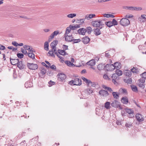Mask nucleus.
<instances>
[{
	"label": "nucleus",
	"instance_id": "52",
	"mask_svg": "<svg viewBox=\"0 0 146 146\" xmlns=\"http://www.w3.org/2000/svg\"><path fill=\"white\" fill-rule=\"evenodd\" d=\"M141 7H134V10L137 11H139L142 10Z\"/></svg>",
	"mask_w": 146,
	"mask_h": 146
},
{
	"label": "nucleus",
	"instance_id": "50",
	"mask_svg": "<svg viewBox=\"0 0 146 146\" xmlns=\"http://www.w3.org/2000/svg\"><path fill=\"white\" fill-rule=\"evenodd\" d=\"M145 79L141 77L140 79L139 80V83H144Z\"/></svg>",
	"mask_w": 146,
	"mask_h": 146
},
{
	"label": "nucleus",
	"instance_id": "56",
	"mask_svg": "<svg viewBox=\"0 0 146 146\" xmlns=\"http://www.w3.org/2000/svg\"><path fill=\"white\" fill-rule=\"evenodd\" d=\"M21 52L24 54H26L27 53V51L26 50H24L23 48H21Z\"/></svg>",
	"mask_w": 146,
	"mask_h": 146
},
{
	"label": "nucleus",
	"instance_id": "54",
	"mask_svg": "<svg viewBox=\"0 0 146 146\" xmlns=\"http://www.w3.org/2000/svg\"><path fill=\"white\" fill-rule=\"evenodd\" d=\"M110 51H109L108 52L106 51V54H105V56L106 57L109 58L110 57Z\"/></svg>",
	"mask_w": 146,
	"mask_h": 146
},
{
	"label": "nucleus",
	"instance_id": "27",
	"mask_svg": "<svg viewBox=\"0 0 146 146\" xmlns=\"http://www.w3.org/2000/svg\"><path fill=\"white\" fill-rule=\"evenodd\" d=\"M102 87L105 90H108L110 92H113V90L111 88L108 87H107L105 85H103Z\"/></svg>",
	"mask_w": 146,
	"mask_h": 146
},
{
	"label": "nucleus",
	"instance_id": "42",
	"mask_svg": "<svg viewBox=\"0 0 146 146\" xmlns=\"http://www.w3.org/2000/svg\"><path fill=\"white\" fill-rule=\"evenodd\" d=\"M111 23H112V25H113V26L116 25L118 24L117 22L114 19H113L112 21H111Z\"/></svg>",
	"mask_w": 146,
	"mask_h": 146
},
{
	"label": "nucleus",
	"instance_id": "26",
	"mask_svg": "<svg viewBox=\"0 0 146 146\" xmlns=\"http://www.w3.org/2000/svg\"><path fill=\"white\" fill-rule=\"evenodd\" d=\"M58 52L60 55H62L63 56L65 55L66 54V52L64 50H58Z\"/></svg>",
	"mask_w": 146,
	"mask_h": 146
},
{
	"label": "nucleus",
	"instance_id": "53",
	"mask_svg": "<svg viewBox=\"0 0 146 146\" xmlns=\"http://www.w3.org/2000/svg\"><path fill=\"white\" fill-rule=\"evenodd\" d=\"M141 76L142 78L145 79L146 78V72L142 74Z\"/></svg>",
	"mask_w": 146,
	"mask_h": 146
},
{
	"label": "nucleus",
	"instance_id": "41",
	"mask_svg": "<svg viewBox=\"0 0 146 146\" xmlns=\"http://www.w3.org/2000/svg\"><path fill=\"white\" fill-rule=\"evenodd\" d=\"M86 32L89 34H90L91 33V32L92 31V29L90 27H89L86 28Z\"/></svg>",
	"mask_w": 146,
	"mask_h": 146
},
{
	"label": "nucleus",
	"instance_id": "18",
	"mask_svg": "<svg viewBox=\"0 0 146 146\" xmlns=\"http://www.w3.org/2000/svg\"><path fill=\"white\" fill-rule=\"evenodd\" d=\"M94 32V34L96 36H98L100 35L101 33V31L100 29L98 28L94 29L93 30Z\"/></svg>",
	"mask_w": 146,
	"mask_h": 146
},
{
	"label": "nucleus",
	"instance_id": "22",
	"mask_svg": "<svg viewBox=\"0 0 146 146\" xmlns=\"http://www.w3.org/2000/svg\"><path fill=\"white\" fill-rule=\"evenodd\" d=\"M25 85L26 88H30L32 86V83L30 82L27 81L25 83Z\"/></svg>",
	"mask_w": 146,
	"mask_h": 146
},
{
	"label": "nucleus",
	"instance_id": "51",
	"mask_svg": "<svg viewBox=\"0 0 146 146\" xmlns=\"http://www.w3.org/2000/svg\"><path fill=\"white\" fill-rule=\"evenodd\" d=\"M17 56L18 58H21L23 57L24 55L23 54L21 53H18L17 54Z\"/></svg>",
	"mask_w": 146,
	"mask_h": 146
},
{
	"label": "nucleus",
	"instance_id": "62",
	"mask_svg": "<svg viewBox=\"0 0 146 146\" xmlns=\"http://www.w3.org/2000/svg\"><path fill=\"white\" fill-rule=\"evenodd\" d=\"M5 47L4 46L1 45L0 44V50H4L5 49Z\"/></svg>",
	"mask_w": 146,
	"mask_h": 146
},
{
	"label": "nucleus",
	"instance_id": "6",
	"mask_svg": "<svg viewBox=\"0 0 146 146\" xmlns=\"http://www.w3.org/2000/svg\"><path fill=\"white\" fill-rule=\"evenodd\" d=\"M57 76H58V79L62 81L65 80L66 78V76L65 74L63 73L58 74Z\"/></svg>",
	"mask_w": 146,
	"mask_h": 146
},
{
	"label": "nucleus",
	"instance_id": "2",
	"mask_svg": "<svg viewBox=\"0 0 146 146\" xmlns=\"http://www.w3.org/2000/svg\"><path fill=\"white\" fill-rule=\"evenodd\" d=\"M120 24L123 26L128 25L130 23L129 20L125 18H122L120 21Z\"/></svg>",
	"mask_w": 146,
	"mask_h": 146
},
{
	"label": "nucleus",
	"instance_id": "45",
	"mask_svg": "<svg viewBox=\"0 0 146 146\" xmlns=\"http://www.w3.org/2000/svg\"><path fill=\"white\" fill-rule=\"evenodd\" d=\"M118 76L117 75V74L114 73L112 76V78L114 79H116L118 80Z\"/></svg>",
	"mask_w": 146,
	"mask_h": 146
},
{
	"label": "nucleus",
	"instance_id": "60",
	"mask_svg": "<svg viewBox=\"0 0 146 146\" xmlns=\"http://www.w3.org/2000/svg\"><path fill=\"white\" fill-rule=\"evenodd\" d=\"M50 67L51 69L53 70H55L56 69V66L54 65H53L51 66H50Z\"/></svg>",
	"mask_w": 146,
	"mask_h": 146
},
{
	"label": "nucleus",
	"instance_id": "38",
	"mask_svg": "<svg viewBox=\"0 0 146 146\" xmlns=\"http://www.w3.org/2000/svg\"><path fill=\"white\" fill-rule=\"evenodd\" d=\"M105 24L108 27H109L113 26V25H112V23H111V21L105 22L104 23V24Z\"/></svg>",
	"mask_w": 146,
	"mask_h": 146
},
{
	"label": "nucleus",
	"instance_id": "19",
	"mask_svg": "<svg viewBox=\"0 0 146 146\" xmlns=\"http://www.w3.org/2000/svg\"><path fill=\"white\" fill-rule=\"evenodd\" d=\"M17 66L20 69H23L25 67V65L23 63L22 61H19Z\"/></svg>",
	"mask_w": 146,
	"mask_h": 146
},
{
	"label": "nucleus",
	"instance_id": "58",
	"mask_svg": "<svg viewBox=\"0 0 146 146\" xmlns=\"http://www.w3.org/2000/svg\"><path fill=\"white\" fill-rule=\"evenodd\" d=\"M59 33V31H54V32L52 33L53 35H54L55 36H56Z\"/></svg>",
	"mask_w": 146,
	"mask_h": 146
},
{
	"label": "nucleus",
	"instance_id": "64",
	"mask_svg": "<svg viewBox=\"0 0 146 146\" xmlns=\"http://www.w3.org/2000/svg\"><path fill=\"white\" fill-rule=\"evenodd\" d=\"M140 17L144 19V20H145L146 19V15H141Z\"/></svg>",
	"mask_w": 146,
	"mask_h": 146
},
{
	"label": "nucleus",
	"instance_id": "61",
	"mask_svg": "<svg viewBox=\"0 0 146 146\" xmlns=\"http://www.w3.org/2000/svg\"><path fill=\"white\" fill-rule=\"evenodd\" d=\"M85 21V19H80L79 20H78V21H80V23L81 24L84 23V21Z\"/></svg>",
	"mask_w": 146,
	"mask_h": 146
},
{
	"label": "nucleus",
	"instance_id": "9",
	"mask_svg": "<svg viewBox=\"0 0 146 146\" xmlns=\"http://www.w3.org/2000/svg\"><path fill=\"white\" fill-rule=\"evenodd\" d=\"M106 68L107 70L110 71H112L115 69L114 66L113 64H110L106 65Z\"/></svg>",
	"mask_w": 146,
	"mask_h": 146
},
{
	"label": "nucleus",
	"instance_id": "7",
	"mask_svg": "<svg viewBox=\"0 0 146 146\" xmlns=\"http://www.w3.org/2000/svg\"><path fill=\"white\" fill-rule=\"evenodd\" d=\"M119 104V102L118 101L115 100L111 103V106L115 108H117L118 107L121 108Z\"/></svg>",
	"mask_w": 146,
	"mask_h": 146
},
{
	"label": "nucleus",
	"instance_id": "37",
	"mask_svg": "<svg viewBox=\"0 0 146 146\" xmlns=\"http://www.w3.org/2000/svg\"><path fill=\"white\" fill-rule=\"evenodd\" d=\"M76 14L75 13H71L68 14L67 16V17L69 18H72L76 16Z\"/></svg>",
	"mask_w": 146,
	"mask_h": 146
},
{
	"label": "nucleus",
	"instance_id": "63",
	"mask_svg": "<svg viewBox=\"0 0 146 146\" xmlns=\"http://www.w3.org/2000/svg\"><path fill=\"white\" fill-rule=\"evenodd\" d=\"M68 46L64 44L63 45V48L65 50H66L68 49Z\"/></svg>",
	"mask_w": 146,
	"mask_h": 146
},
{
	"label": "nucleus",
	"instance_id": "17",
	"mask_svg": "<svg viewBox=\"0 0 146 146\" xmlns=\"http://www.w3.org/2000/svg\"><path fill=\"white\" fill-rule=\"evenodd\" d=\"M65 37V40L67 42H72V40L73 37H72V35L71 36H68V35L64 36Z\"/></svg>",
	"mask_w": 146,
	"mask_h": 146
},
{
	"label": "nucleus",
	"instance_id": "3",
	"mask_svg": "<svg viewBox=\"0 0 146 146\" xmlns=\"http://www.w3.org/2000/svg\"><path fill=\"white\" fill-rule=\"evenodd\" d=\"M27 66L29 69L32 70L36 69L38 68V66L36 64L28 63Z\"/></svg>",
	"mask_w": 146,
	"mask_h": 146
},
{
	"label": "nucleus",
	"instance_id": "57",
	"mask_svg": "<svg viewBox=\"0 0 146 146\" xmlns=\"http://www.w3.org/2000/svg\"><path fill=\"white\" fill-rule=\"evenodd\" d=\"M46 71L45 69H42L41 71V73L42 75L45 74L46 73Z\"/></svg>",
	"mask_w": 146,
	"mask_h": 146
},
{
	"label": "nucleus",
	"instance_id": "31",
	"mask_svg": "<svg viewBox=\"0 0 146 146\" xmlns=\"http://www.w3.org/2000/svg\"><path fill=\"white\" fill-rule=\"evenodd\" d=\"M49 44L48 42L47 41H46L44 43V48L46 50H48Z\"/></svg>",
	"mask_w": 146,
	"mask_h": 146
},
{
	"label": "nucleus",
	"instance_id": "21",
	"mask_svg": "<svg viewBox=\"0 0 146 146\" xmlns=\"http://www.w3.org/2000/svg\"><path fill=\"white\" fill-rule=\"evenodd\" d=\"M33 52H30L27 53L28 56L29 57L32 59H34L35 58V54L33 53Z\"/></svg>",
	"mask_w": 146,
	"mask_h": 146
},
{
	"label": "nucleus",
	"instance_id": "10",
	"mask_svg": "<svg viewBox=\"0 0 146 146\" xmlns=\"http://www.w3.org/2000/svg\"><path fill=\"white\" fill-rule=\"evenodd\" d=\"M10 60L11 64L14 65H16L17 64L19 61V59H13L10 58Z\"/></svg>",
	"mask_w": 146,
	"mask_h": 146
},
{
	"label": "nucleus",
	"instance_id": "43",
	"mask_svg": "<svg viewBox=\"0 0 146 146\" xmlns=\"http://www.w3.org/2000/svg\"><path fill=\"white\" fill-rule=\"evenodd\" d=\"M82 79L83 80L84 82L85 83H86L88 85L89 83V82H90V80H88L86 78L84 77H82Z\"/></svg>",
	"mask_w": 146,
	"mask_h": 146
},
{
	"label": "nucleus",
	"instance_id": "24",
	"mask_svg": "<svg viewBox=\"0 0 146 146\" xmlns=\"http://www.w3.org/2000/svg\"><path fill=\"white\" fill-rule=\"evenodd\" d=\"M121 101L123 104H127L128 102V99L126 97H123Z\"/></svg>",
	"mask_w": 146,
	"mask_h": 146
},
{
	"label": "nucleus",
	"instance_id": "28",
	"mask_svg": "<svg viewBox=\"0 0 146 146\" xmlns=\"http://www.w3.org/2000/svg\"><path fill=\"white\" fill-rule=\"evenodd\" d=\"M58 43L57 40H54L50 44L51 47H56V46Z\"/></svg>",
	"mask_w": 146,
	"mask_h": 146
},
{
	"label": "nucleus",
	"instance_id": "30",
	"mask_svg": "<svg viewBox=\"0 0 146 146\" xmlns=\"http://www.w3.org/2000/svg\"><path fill=\"white\" fill-rule=\"evenodd\" d=\"M124 73L126 76H130L131 75V71L129 70H126L124 72Z\"/></svg>",
	"mask_w": 146,
	"mask_h": 146
},
{
	"label": "nucleus",
	"instance_id": "4",
	"mask_svg": "<svg viewBox=\"0 0 146 146\" xmlns=\"http://www.w3.org/2000/svg\"><path fill=\"white\" fill-rule=\"evenodd\" d=\"M126 112L128 114L127 115L129 118H132L134 117V112L132 110L130 109H125Z\"/></svg>",
	"mask_w": 146,
	"mask_h": 146
},
{
	"label": "nucleus",
	"instance_id": "49",
	"mask_svg": "<svg viewBox=\"0 0 146 146\" xmlns=\"http://www.w3.org/2000/svg\"><path fill=\"white\" fill-rule=\"evenodd\" d=\"M97 68L99 70H102L103 68L102 65L101 64H99L97 66Z\"/></svg>",
	"mask_w": 146,
	"mask_h": 146
},
{
	"label": "nucleus",
	"instance_id": "34",
	"mask_svg": "<svg viewBox=\"0 0 146 146\" xmlns=\"http://www.w3.org/2000/svg\"><path fill=\"white\" fill-rule=\"evenodd\" d=\"M112 95L113 97L116 99L119 97V95L116 92H112Z\"/></svg>",
	"mask_w": 146,
	"mask_h": 146
},
{
	"label": "nucleus",
	"instance_id": "5",
	"mask_svg": "<svg viewBox=\"0 0 146 146\" xmlns=\"http://www.w3.org/2000/svg\"><path fill=\"white\" fill-rule=\"evenodd\" d=\"M135 117L137 121L139 122H141L144 120L143 116L140 113L136 114L135 115Z\"/></svg>",
	"mask_w": 146,
	"mask_h": 146
},
{
	"label": "nucleus",
	"instance_id": "59",
	"mask_svg": "<svg viewBox=\"0 0 146 146\" xmlns=\"http://www.w3.org/2000/svg\"><path fill=\"white\" fill-rule=\"evenodd\" d=\"M12 45L15 46H18V43L15 41L12 42Z\"/></svg>",
	"mask_w": 146,
	"mask_h": 146
},
{
	"label": "nucleus",
	"instance_id": "40",
	"mask_svg": "<svg viewBox=\"0 0 146 146\" xmlns=\"http://www.w3.org/2000/svg\"><path fill=\"white\" fill-rule=\"evenodd\" d=\"M132 90L135 92H137L138 91L137 88L136 86L134 85L131 86Z\"/></svg>",
	"mask_w": 146,
	"mask_h": 146
},
{
	"label": "nucleus",
	"instance_id": "55",
	"mask_svg": "<svg viewBox=\"0 0 146 146\" xmlns=\"http://www.w3.org/2000/svg\"><path fill=\"white\" fill-rule=\"evenodd\" d=\"M144 83H139V87L144 88Z\"/></svg>",
	"mask_w": 146,
	"mask_h": 146
},
{
	"label": "nucleus",
	"instance_id": "1",
	"mask_svg": "<svg viewBox=\"0 0 146 146\" xmlns=\"http://www.w3.org/2000/svg\"><path fill=\"white\" fill-rule=\"evenodd\" d=\"M105 21V20L95 21H92L91 22V24L94 27H100V29H101L104 25Z\"/></svg>",
	"mask_w": 146,
	"mask_h": 146
},
{
	"label": "nucleus",
	"instance_id": "15",
	"mask_svg": "<svg viewBox=\"0 0 146 146\" xmlns=\"http://www.w3.org/2000/svg\"><path fill=\"white\" fill-rule=\"evenodd\" d=\"M95 16L96 15L94 14L87 15L85 16V19L88 20H89L90 19L94 18Z\"/></svg>",
	"mask_w": 146,
	"mask_h": 146
},
{
	"label": "nucleus",
	"instance_id": "16",
	"mask_svg": "<svg viewBox=\"0 0 146 146\" xmlns=\"http://www.w3.org/2000/svg\"><path fill=\"white\" fill-rule=\"evenodd\" d=\"M90 41V38L88 36H85L82 39V41L85 44H87Z\"/></svg>",
	"mask_w": 146,
	"mask_h": 146
},
{
	"label": "nucleus",
	"instance_id": "32",
	"mask_svg": "<svg viewBox=\"0 0 146 146\" xmlns=\"http://www.w3.org/2000/svg\"><path fill=\"white\" fill-rule=\"evenodd\" d=\"M71 30V28L70 27H67L66 29L65 33L64 35V36H66V35H68L70 32Z\"/></svg>",
	"mask_w": 146,
	"mask_h": 146
},
{
	"label": "nucleus",
	"instance_id": "29",
	"mask_svg": "<svg viewBox=\"0 0 146 146\" xmlns=\"http://www.w3.org/2000/svg\"><path fill=\"white\" fill-rule=\"evenodd\" d=\"M131 71L133 73L136 74H137L139 72L138 69L134 67L131 69Z\"/></svg>",
	"mask_w": 146,
	"mask_h": 146
},
{
	"label": "nucleus",
	"instance_id": "8",
	"mask_svg": "<svg viewBox=\"0 0 146 146\" xmlns=\"http://www.w3.org/2000/svg\"><path fill=\"white\" fill-rule=\"evenodd\" d=\"M93 90L92 88H88L84 90V92H85V96L90 95V94L93 92Z\"/></svg>",
	"mask_w": 146,
	"mask_h": 146
},
{
	"label": "nucleus",
	"instance_id": "14",
	"mask_svg": "<svg viewBox=\"0 0 146 146\" xmlns=\"http://www.w3.org/2000/svg\"><path fill=\"white\" fill-rule=\"evenodd\" d=\"M78 32L79 34L84 35L86 32V30L83 28H82L79 29Z\"/></svg>",
	"mask_w": 146,
	"mask_h": 146
},
{
	"label": "nucleus",
	"instance_id": "25",
	"mask_svg": "<svg viewBox=\"0 0 146 146\" xmlns=\"http://www.w3.org/2000/svg\"><path fill=\"white\" fill-rule=\"evenodd\" d=\"M113 66H114L115 69H119L121 68V66L117 62L114 63Z\"/></svg>",
	"mask_w": 146,
	"mask_h": 146
},
{
	"label": "nucleus",
	"instance_id": "23",
	"mask_svg": "<svg viewBox=\"0 0 146 146\" xmlns=\"http://www.w3.org/2000/svg\"><path fill=\"white\" fill-rule=\"evenodd\" d=\"M87 85L89 86L92 87H95L96 86V83L94 82H92L91 80H90L88 84Z\"/></svg>",
	"mask_w": 146,
	"mask_h": 146
},
{
	"label": "nucleus",
	"instance_id": "44",
	"mask_svg": "<svg viewBox=\"0 0 146 146\" xmlns=\"http://www.w3.org/2000/svg\"><path fill=\"white\" fill-rule=\"evenodd\" d=\"M81 41V40L80 39H74L73 38L72 39V42H73L74 43H77L78 42H79Z\"/></svg>",
	"mask_w": 146,
	"mask_h": 146
},
{
	"label": "nucleus",
	"instance_id": "12",
	"mask_svg": "<svg viewBox=\"0 0 146 146\" xmlns=\"http://www.w3.org/2000/svg\"><path fill=\"white\" fill-rule=\"evenodd\" d=\"M74 85H80L82 84V81L81 79L78 78H76L74 80Z\"/></svg>",
	"mask_w": 146,
	"mask_h": 146
},
{
	"label": "nucleus",
	"instance_id": "20",
	"mask_svg": "<svg viewBox=\"0 0 146 146\" xmlns=\"http://www.w3.org/2000/svg\"><path fill=\"white\" fill-rule=\"evenodd\" d=\"M86 64H87L90 66H94L96 62L94 60L92 59L88 62L86 63Z\"/></svg>",
	"mask_w": 146,
	"mask_h": 146
},
{
	"label": "nucleus",
	"instance_id": "33",
	"mask_svg": "<svg viewBox=\"0 0 146 146\" xmlns=\"http://www.w3.org/2000/svg\"><path fill=\"white\" fill-rule=\"evenodd\" d=\"M65 63L67 64V65L70 67L74 65V64L73 63H72L71 62L69 61H64Z\"/></svg>",
	"mask_w": 146,
	"mask_h": 146
},
{
	"label": "nucleus",
	"instance_id": "36",
	"mask_svg": "<svg viewBox=\"0 0 146 146\" xmlns=\"http://www.w3.org/2000/svg\"><path fill=\"white\" fill-rule=\"evenodd\" d=\"M115 74H117V75L118 76H121L122 74V72L119 69H117L115 71Z\"/></svg>",
	"mask_w": 146,
	"mask_h": 146
},
{
	"label": "nucleus",
	"instance_id": "46",
	"mask_svg": "<svg viewBox=\"0 0 146 146\" xmlns=\"http://www.w3.org/2000/svg\"><path fill=\"white\" fill-rule=\"evenodd\" d=\"M132 126V123L131 122L126 123L125 126L126 127H130Z\"/></svg>",
	"mask_w": 146,
	"mask_h": 146
},
{
	"label": "nucleus",
	"instance_id": "47",
	"mask_svg": "<svg viewBox=\"0 0 146 146\" xmlns=\"http://www.w3.org/2000/svg\"><path fill=\"white\" fill-rule=\"evenodd\" d=\"M124 81L126 83L128 84H131L132 82L131 79V78L125 79L124 80Z\"/></svg>",
	"mask_w": 146,
	"mask_h": 146
},
{
	"label": "nucleus",
	"instance_id": "35",
	"mask_svg": "<svg viewBox=\"0 0 146 146\" xmlns=\"http://www.w3.org/2000/svg\"><path fill=\"white\" fill-rule=\"evenodd\" d=\"M110 103L109 102H107L105 104V107L107 109L110 108Z\"/></svg>",
	"mask_w": 146,
	"mask_h": 146
},
{
	"label": "nucleus",
	"instance_id": "48",
	"mask_svg": "<svg viewBox=\"0 0 146 146\" xmlns=\"http://www.w3.org/2000/svg\"><path fill=\"white\" fill-rule=\"evenodd\" d=\"M52 48V50L51 51H52L53 52L56 54H57V50L56 49V47H51Z\"/></svg>",
	"mask_w": 146,
	"mask_h": 146
},
{
	"label": "nucleus",
	"instance_id": "11",
	"mask_svg": "<svg viewBox=\"0 0 146 146\" xmlns=\"http://www.w3.org/2000/svg\"><path fill=\"white\" fill-rule=\"evenodd\" d=\"M99 94L100 95H102L104 97H106L109 95L107 91L104 90H100L99 92Z\"/></svg>",
	"mask_w": 146,
	"mask_h": 146
},
{
	"label": "nucleus",
	"instance_id": "13",
	"mask_svg": "<svg viewBox=\"0 0 146 146\" xmlns=\"http://www.w3.org/2000/svg\"><path fill=\"white\" fill-rule=\"evenodd\" d=\"M23 48H25V49L26 50H29L28 52H35L34 51V49L32 48L31 47L29 46L28 45H25L23 46Z\"/></svg>",
	"mask_w": 146,
	"mask_h": 146
},
{
	"label": "nucleus",
	"instance_id": "39",
	"mask_svg": "<svg viewBox=\"0 0 146 146\" xmlns=\"http://www.w3.org/2000/svg\"><path fill=\"white\" fill-rule=\"evenodd\" d=\"M119 92L123 94H126L127 92L126 90L125 89L120 88L119 91Z\"/></svg>",
	"mask_w": 146,
	"mask_h": 146
}]
</instances>
